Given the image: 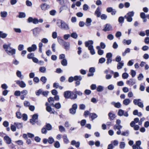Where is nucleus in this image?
<instances>
[{"label":"nucleus","mask_w":149,"mask_h":149,"mask_svg":"<svg viewBox=\"0 0 149 149\" xmlns=\"http://www.w3.org/2000/svg\"><path fill=\"white\" fill-rule=\"evenodd\" d=\"M11 44L8 45H4L3 48L5 49L6 51L8 54L12 55L16 53V50L14 49H12L10 47Z\"/></svg>","instance_id":"f257e3e1"},{"label":"nucleus","mask_w":149,"mask_h":149,"mask_svg":"<svg viewBox=\"0 0 149 149\" xmlns=\"http://www.w3.org/2000/svg\"><path fill=\"white\" fill-rule=\"evenodd\" d=\"M57 24L59 28L62 29L68 30L69 29L68 25L64 21L59 20L57 22Z\"/></svg>","instance_id":"f03ea898"},{"label":"nucleus","mask_w":149,"mask_h":149,"mask_svg":"<svg viewBox=\"0 0 149 149\" xmlns=\"http://www.w3.org/2000/svg\"><path fill=\"white\" fill-rule=\"evenodd\" d=\"M134 12L133 11L128 13L124 16V18L127 19V21L131 22L132 21V17L134 15Z\"/></svg>","instance_id":"7ed1b4c3"},{"label":"nucleus","mask_w":149,"mask_h":149,"mask_svg":"<svg viewBox=\"0 0 149 149\" xmlns=\"http://www.w3.org/2000/svg\"><path fill=\"white\" fill-rule=\"evenodd\" d=\"M82 79L81 76H75L74 77H70L68 78V81L69 82L71 83L74 80L77 81V80L81 81Z\"/></svg>","instance_id":"20e7f679"},{"label":"nucleus","mask_w":149,"mask_h":149,"mask_svg":"<svg viewBox=\"0 0 149 149\" xmlns=\"http://www.w3.org/2000/svg\"><path fill=\"white\" fill-rule=\"evenodd\" d=\"M77 108V105L74 104L72 105V107L69 109L70 112L72 114H74L76 112V109Z\"/></svg>","instance_id":"39448f33"},{"label":"nucleus","mask_w":149,"mask_h":149,"mask_svg":"<svg viewBox=\"0 0 149 149\" xmlns=\"http://www.w3.org/2000/svg\"><path fill=\"white\" fill-rule=\"evenodd\" d=\"M118 114L119 116H124L127 117L129 116L127 111L125 112L124 111L121 109L119 110Z\"/></svg>","instance_id":"423d86ee"},{"label":"nucleus","mask_w":149,"mask_h":149,"mask_svg":"<svg viewBox=\"0 0 149 149\" xmlns=\"http://www.w3.org/2000/svg\"><path fill=\"white\" fill-rule=\"evenodd\" d=\"M38 118V115L36 114L33 115L32 118L30 119V122L33 125H34L36 122Z\"/></svg>","instance_id":"0eeeda50"},{"label":"nucleus","mask_w":149,"mask_h":149,"mask_svg":"<svg viewBox=\"0 0 149 149\" xmlns=\"http://www.w3.org/2000/svg\"><path fill=\"white\" fill-rule=\"evenodd\" d=\"M40 29L38 27L32 30L33 31V33L34 37H37L39 33Z\"/></svg>","instance_id":"6e6552de"},{"label":"nucleus","mask_w":149,"mask_h":149,"mask_svg":"<svg viewBox=\"0 0 149 149\" xmlns=\"http://www.w3.org/2000/svg\"><path fill=\"white\" fill-rule=\"evenodd\" d=\"M109 118L110 120H113L116 118V116L113 111H110L108 114Z\"/></svg>","instance_id":"1a4fd4ad"},{"label":"nucleus","mask_w":149,"mask_h":149,"mask_svg":"<svg viewBox=\"0 0 149 149\" xmlns=\"http://www.w3.org/2000/svg\"><path fill=\"white\" fill-rule=\"evenodd\" d=\"M112 30V28L111 25L109 24H107L104 26V28L103 29V31H110Z\"/></svg>","instance_id":"9d476101"},{"label":"nucleus","mask_w":149,"mask_h":149,"mask_svg":"<svg viewBox=\"0 0 149 149\" xmlns=\"http://www.w3.org/2000/svg\"><path fill=\"white\" fill-rule=\"evenodd\" d=\"M141 143L140 141L139 140L136 141L135 145H133L132 146V148L133 149H142L139 146L141 144Z\"/></svg>","instance_id":"9b49d317"},{"label":"nucleus","mask_w":149,"mask_h":149,"mask_svg":"<svg viewBox=\"0 0 149 149\" xmlns=\"http://www.w3.org/2000/svg\"><path fill=\"white\" fill-rule=\"evenodd\" d=\"M126 83L129 86H132L136 83V81L134 79H130L126 81Z\"/></svg>","instance_id":"f8f14e48"},{"label":"nucleus","mask_w":149,"mask_h":149,"mask_svg":"<svg viewBox=\"0 0 149 149\" xmlns=\"http://www.w3.org/2000/svg\"><path fill=\"white\" fill-rule=\"evenodd\" d=\"M37 48V47L36 45L33 44L31 47H29L27 48V50L29 52L34 51Z\"/></svg>","instance_id":"ddd939ff"},{"label":"nucleus","mask_w":149,"mask_h":149,"mask_svg":"<svg viewBox=\"0 0 149 149\" xmlns=\"http://www.w3.org/2000/svg\"><path fill=\"white\" fill-rule=\"evenodd\" d=\"M40 7L42 10H45L49 8L50 6L49 5L45 3H44L41 5Z\"/></svg>","instance_id":"4468645a"},{"label":"nucleus","mask_w":149,"mask_h":149,"mask_svg":"<svg viewBox=\"0 0 149 149\" xmlns=\"http://www.w3.org/2000/svg\"><path fill=\"white\" fill-rule=\"evenodd\" d=\"M21 94L22 95L20 96V99L22 100H24V99L25 96L28 94V91L27 90H24L21 92Z\"/></svg>","instance_id":"2eb2a0df"},{"label":"nucleus","mask_w":149,"mask_h":149,"mask_svg":"<svg viewBox=\"0 0 149 149\" xmlns=\"http://www.w3.org/2000/svg\"><path fill=\"white\" fill-rule=\"evenodd\" d=\"M16 83L17 84L19 85V86L21 88H24L26 86V84L23 81H20L17 80L16 81Z\"/></svg>","instance_id":"dca6fc26"},{"label":"nucleus","mask_w":149,"mask_h":149,"mask_svg":"<svg viewBox=\"0 0 149 149\" xmlns=\"http://www.w3.org/2000/svg\"><path fill=\"white\" fill-rule=\"evenodd\" d=\"M71 91H69L64 92L63 95L65 99H69L70 98Z\"/></svg>","instance_id":"f3484780"},{"label":"nucleus","mask_w":149,"mask_h":149,"mask_svg":"<svg viewBox=\"0 0 149 149\" xmlns=\"http://www.w3.org/2000/svg\"><path fill=\"white\" fill-rule=\"evenodd\" d=\"M85 46L88 47L89 48V47L93 46V42L92 40H89L88 41H86L85 43Z\"/></svg>","instance_id":"a211bd4d"},{"label":"nucleus","mask_w":149,"mask_h":149,"mask_svg":"<svg viewBox=\"0 0 149 149\" xmlns=\"http://www.w3.org/2000/svg\"><path fill=\"white\" fill-rule=\"evenodd\" d=\"M64 47V49L66 50H68L70 48V44L69 42H64L63 45Z\"/></svg>","instance_id":"6ab92c4d"},{"label":"nucleus","mask_w":149,"mask_h":149,"mask_svg":"<svg viewBox=\"0 0 149 149\" xmlns=\"http://www.w3.org/2000/svg\"><path fill=\"white\" fill-rule=\"evenodd\" d=\"M111 104L113 105L115 107L117 108H120L121 106V105L119 102H112Z\"/></svg>","instance_id":"aec40b11"},{"label":"nucleus","mask_w":149,"mask_h":149,"mask_svg":"<svg viewBox=\"0 0 149 149\" xmlns=\"http://www.w3.org/2000/svg\"><path fill=\"white\" fill-rule=\"evenodd\" d=\"M77 97V95L76 93L75 92L71 91L70 96V99L72 100H74Z\"/></svg>","instance_id":"412c9836"},{"label":"nucleus","mask_w":149,"mask_h":149,"mask_svg":"<svg viewBox=\"0 0 149 149\" xmlns=\"http://www.w3.org/2000/svg\"><path fill=\"white\" fill-rule=\"evenodd\" d=\"M101 14V12L100 11V8L99 7H98L95 12V15L97 16V17H100Z\"/></svg>","instance_id":"4be33fe9"},{"label":"nucleus","mask_w":149,"mask_h":149,"mask_svg":"<svg viewBox=\"0 0 149 149\" xmlns=\"http://www.w3.org/2000/svg\"><path fill=\"white\" fill-rule=\"evenodd\" d=\"M124 65V63L123 62V61L118 63L117 64V69L118 70L121 69L123 66Z\"/></svg>","instance_id":"5701e85b"},{"label":"nucleus","mask_w":149,"mask_h":149,"mask_svg":"<svg viewBox=\"0 0 149 149\" xmlns=\"http://www.w3.org/2000/svg\"><path fill=\"white\" fill-rule=\"evenodd\" d=\"M53 87L56 88H58L62 90L63 88V87L59 86V84L58 83H54L53 84Z\"/></svg>","instance_id":"b1692460"},{"label":"nucleus","mask_w":149,"mask_h":149,"mask_svg":"<svg viewBox=\"0 0 149 149\" xmlns=\"http://www.w3.org/2000/svg\"><path fill=\"white\" fill-rule=\"evenodd\" d=\"M72 145H74L76 148H78L80 146V143L79 142H76L75 140H72L71 143Z\"/></svg>","instance_id":"393cba45"},{"label":"nucleus","mask_w":149,"mask_h":149,"mask_svg":"<svg viewBox=\"0 0 149 149\" xmlns=\"http://www.w3.org/2000/svg\"><path fill=\"white\" fill-rule=\"evenodd\" d=\"M97 117V115L95 113H91L90 114L89 118H91L92 120H93Z\"/></svg>","instance_id":"a878e982"},{"label":"nucleus","mask_w":149,"mask_h":149,"mask_svg":"<svg viewBox=\"0 0 149 149\" xmlns=\"http://www.w3.org/2000/svg\"><path fill=\"white\" fill-rule=\"evenodd\" d=\"M16 75L17 77L20 79H22L24 78V76L22 74L21 72L19 70H17L16 72Z\"/></svg>","instance_id":"bb28decb"},{"label":"nucleus","mask_w":149,"mask_h":149,"mask_svg":"<svg viewBox=\"0 0 149 149\" xmlns=\"http://www.w3.org/2000/svg\"><path fill=\"white\" fill-rule=\"evenodd\" d=\"M92 21L91 19L90 18H87L86 19V21L85 23V25L87 26H89L91 24V22Z\"/></svg>","instance_id":"cd10ccee"},{"label":"nucleus","mask_w":149,"mask_h":149,"mask_svg":"<svg viewBox=\"0 0 149 149\" xmlns=\"http://www.w3.org/2000/svg\"><path fill=\"white\" fill-rule=\"evenodd\" d=\"M51 106L55 107L57 109H59L61 107V104L59 102L56 103L55 105L53 103H52L51 104Z\"/></svg>","instance_id":"c85d7f7f"},{"label":"nucleus","mask_w":149,"mask_h":149,"mask_svg":"<svg viewBox=\"0 0 149 149\" xmlns=\"http://www.w3.org/2000/svg\"><path fill=\"white\" fill-rule=\"evenodd\" d=\"M8 15V13L5 11H1L0 13V15L2 17L5 18Z\"/></svg>","instance_id":"c756f323"},{"label":"nucleus","mask_w":149,"mask_h":149,"mask_svg":"<svg viewBox=\"0 0 149 149\" xmlns=\"http://www.w3.org/2000/svg\"><path fill=\"white\" fill-rule=\"evenodd\" d=\"M130 101L129 99H125L123 102V103L125 105H127L130 103Z\"/></svg>","instance_id":"7c9ffc66"},{"label":"nucleus","mask_w":149,"mask_h":149,"mask_svg":"<svg viewBox=\"0 0 149 149\" xmlns=\"http://www.w3.org/2000/svg\"><path fill=\"white\" fill-rule=\"evenodd\" d=\"M89 47V48H88V49L90 51V52L91 54L93 55L95 54V52L94 49H93V47L91 46Z\"/></svg>","instance_id":"2f4dec72"},{"label":"nucleus","mask_w":149,"mask_h":149,"mask_svg":"<svg viewBox=\"0 0 149 149\" xmlns=\"http://www.w3.org/2000/svg\"><path fill=\"white\" fill-rule=\"evenodd\" d=\"M14 124L15 125L18 129L21 128L22 127V123H14Z\"/></svg>","instance_id":"473e14b6"},{"label":"nucleus","mask_w":149,"mask_h":149,"mask_svg":"<svg viewBox=\"0 0 149 149\" xmlns=\"http://www.w3.org/2000/svg\"><path fill=\"white\" fill-rule=\"evenodd\" d=\"M122 127V126L120 125H115L113 127V129L116 130V129L118 130H120Z\"/></svg>","instance_id":"72a5a7b5"},{"label":"nucleus","mask_w":149,"mask_h":149,"mask_svg":"<svg viewBox=\"0 0 149 149\" xmlns=\"http://www.w3.org/2000/svg\"><path fill=\"white\" fill-rule=\"evenodd\" d=\"M104 90V87L100 85L98 86L97 88V91L98 92H102Z\"/></svg>","instance_id":"f704fd0d"},{"label":"nucleus","mask_w":149,"mask_h":149,"mask_svg":"<svg viewBox=\"0 0 149 149\" xmlns=\"http://www.w3.org/2000/svg\"><path fill=\"white\" fill-rule=\"evenodd\" d=\"M130 52V49L129 48H127L125 51L123 53L122 55L123 56H125L127 53H129Z\"/></svg>","instance_id":"c9c22d12"},{"label":"nucleus","mask_w":149,"mask_h":149,"mask_svg":"<svg viewBox=\"0 0 149 149\" xmlns=\"http://www.w3.org/2000/svg\"><path fill=\"white\" fill-rule=\"evenodd\" d=\"M45 126L46 128L48 130H51L52 129V126L49 123L46 124Z\"/></svg>","instance_id":"e433bc0d"},{"label":"nucleus","mask_w":149,"mask_h":149,"mask_svg":"<svg viewBox=\"0 0 149 149\" xmlns=\"http://www.w3.org/2000/svg\"><path fill=\"white\" fill-rule=\"evenodd\" d=\"M43 46V44L42 42H40L38 44L39 52L40 53H42V47Z\"/></svg>","instance_id":"4c0bfd02"},{"label":"nucleus","mask_w":149,"mask_h":149,"mask_svg":"<svg viewBox=\"0 0 149 149\" xmlns=\"http://www.w3.org/2000/svg\"><path fill=\"white\" fill-rule=\"evenodd\" d=\"M61 63L63 66H66L67 65V61L66 59H63L61 61Z\"/></svg>","instance_id":"58836bf2"},{"label":"nucleus","mask_w":149,"mask_h":149,"mask_svg":"<svg viewBox=\"0 0 149 149\" xmlns=\"http://www.w3.org/2000/svg\"><path fill=\"white\" fill-rule=\"evenodd\" d=\"M128 77L129 74L127 73H123L122 75V77L124 79H127Z\"/></svg>","instance_id":"ea45409f"},{"label":"nucleus","mask_w":149,"mask_h":149,"mask_svg":"<svg viewBox=\"0 0 149 149\" xmlns=\"http://www.w3.org/2000/svg\"><path fill=\"white\" fill-rule=\"evenodd\" d=\"M7 36V34L5 33H3L2 31H0V38H5Z\"/></svg>","instance_id":"a19ab883"},{"label":"nucleus","mask_w":149,"mask_h":149,"mask_svg":"<svg viewBox=\"0 0 149 149\" xmlns=\"http://www.w3.org/2000/svg\"><path fill=\"white\" fill-rule=\"evenodd\" d=\"M40 80L43 82V84H45L46 82L47 81V78L44 76H42L40 78Z\"/></svg>","instance_id":"79ce46f5"},{"label":"nucleus","mask_w":149,"mask_h":149,"mask_svg":"<svg viewBox=\"0 0 149 149\" xmlns=\"http://www.w3.org/2000/svg\"><path fill=\"white\" fill-rule=\"evenodd\" d=\"M131 40H126L125 39L123 41V43L124 44L126 43V44L127 45H129L131 43Z\"/></svg>","instance_id":"37998d69"},{"label":"nucleus","mask_w":149,"mask_h":149,"mask_svg":"<svg viewBox=\"0 0 149 149\" xmlns=\"http://www.w3.org/2000/svg\"><path fill=\"white\" fill-rule=\"evenodd\" d=\"M21 113L19 111H17L16 113V116L18 118H21L22 117Z\"/></svg>","instance_id":"c03bdc74"},{"label":"nucleus","mask_w":149,"mask_h":149,"mask_svg":"<svg viewBox=\"0 0 149 149\" xmlns=\"http://www.w3.org/2000/svg\"><path fill=\"white\" fill-rule=\"evenodd\" d=\"M141 99H135L133 100V103L134 104L136 105L140 102V101H141Z\"/></svg>","instance_id":"a18cd8bd"},{"label":"nucleus","mask_w":149,"mask_h":149,"mask_svg":"<svg viewBox=\"0 0 149 149\" xmlns=\"http://www.w3.org/2000/svg\"><path fill=\"white\" fill-rule=\"evenodd\" d=\"M46 70V68L45 67H41L39 69L40 71L42 73H45Z\"/></svg>","instance_id":"49530a36"},{"label":"nucleus","mask_w":149,"mask_h":149,"mask_svg":"<svg viewBox=\"0 0 149 149\" xmlns=\"http://www.w3.org/2000/svg\"><path fill=\"white\" fill-rule=\"evenodd\" d=\"M106 59L102 57L99 59L98 63H104Z\"/></svg>","instance_id":"de8ad7c7"},{"label":"nucleus","mask_w":149,"mask_h":149,"mask_svg":"<svg viewBox=\"0 0 149 149\" xmlns=\"http://www.w3.org/2000/svg\"><path fill=\"white\" fill-rule=\"evenodd\" d=\"M21 94V91H15L14 94L15 96H19Z\"/></svg>","instance_id":"09e8293b"},{"label":"nucleus","mask_w":149,"mask_h":149,"mask_svg":"<svg viewBox=\"0 0 149 149\" xmlns=\"http://www.w3.org/2000/svg\"><path fill=\"white\" fill-rule=\"evenodd\" d=\"M121 57L119 56H117L116 58L115 61L118 63L121 62Z\"/></svg>","instance_id":"8fccbe9b"},{"label":"nucleus","mask_w":149,"mask_h":149,"mask_svg":"<svg viewBox=\"0 0 149 149\" xmlns=\"http://www.w3.org/2000/svg\"><path fill=\"white\" fill-rule=\"evenodd\" d=\"M71 36L73 38L76 39L78 37V35L76 33H73L71 35Z\"/></svg>","instance_id":"3c124183"},{"label":"nucleus","mask_w":149,"mask_h":149,"mask_svg":"<svg viewBox=\"0 0 149 149\" xmlns=\"http://www.w3.org/2000/svg\"><path fill=\"white\" fill-rule=\"evenodd\" d=\"M26 15L25 13L21 12L19 13V17L20 18H24L25 17Z\"/></svg>","instance_id":"603ef678"},{"label":"nucleus","mask_w":149,"mask_h":149,"mask_svg":"<svg viewBox=\"0 0 149 149\" xmlns=\"http://www.w3.org/2000/svg\"><path fill=\"white\" fill-rule=\"evenodd\" d=\"M112 54L111 53L109 52L107 54L106 57L107 58H112Z\"/></svg>","instance_id":"864d4df0"},{"label":"nucleus","mask_w":149,"mask_h":149,"mask_svg":"<svg viewBox=\"0 0 149 149\" xmlns=\"http://www.w3.org/2000/svg\"><path fill=\"white\" fill-rule=\"evenodd\" d=\"M34 56V54L33 53L29 54L27 55V58L29 59H31L33 58Z\"/></svg>","instance_id":"5fc2aeb1"},{"label":"nucleus","mask_w":149,"mask_h":149,"mask_svg":"<svg viewBox=\"0 0 149 149\" xmlns=\"http://www.w3.org/2000/svg\"><path fill=\"white\" fill-rule=\"evenodd\" d=\"M24 47V46L23 45L20 44L18 46V49L19 51H21L23 49Z\"/></svg>","instance_id":"6e6d98bb"},{"label":"nucleus","mask_w":149,"mask_h":149,"mask_svg":"<svg viewBox=\"0 0 149 149\" xmlns=\"http://www.w3.org/2000/svg\"><path fill=\"white\" fill-rule=\"evenodd\" d=\"M22 117L23 120L24 121H26L27 120V116L26 114H23L22 116Z\"/></svg>","instance_id":"4d7b16f0"},{"label":"nucleus","mask_w":149,"mask_h":149,"mask_svg":"<svg viewBox=\"0 0 149 149\" xmlns=\"http://www.w3.org/2000/svg\"><path fill=\"white\" fill-rule=\"evenodd\" d=\"M125 143L124 142H121L120 143V147L121 149L124 148L125 146Z\"/></svg>","instance_id":"13d9d810"},{"label":"nucleus","mask_w":149,"mask_h":149,"mask_svg":"<svg viewBox=\"0 0 149 149\" xmlns=\"http://www.w3.org/2000/svg\"><path fill=\"white\" fill-rule=\"evenodd\" d=\"M24 104L25 106L26 107H29L30 105V102L27 101H25L24 102Z\"/></svg>","instance_id":"bf43d9fd"},{"label":"nucleus","mask_w":149,"mask_h":149,"mask_svg":"<svg viewBox=\"0 0 149 149\" xmlns=\"http://www.w3.org/2000/svg\"><path fill=\"white\" fill-rule=\"evenodd\" d=\"M107 38L108 39L111 40L113 39L114 36L113 35L111 34H110L108 35L107 36Z\"/></svg>","instance_id":"052dcab7"},{"label":"nucleus","mask_w":149,"mask_h":149,"mask_svg":"<svg viewBox=\"0 0 149 149\" xmlns=\"http://www.w3.org/2000/svg\"><path fill=\"white\" fill-rule=\"evenodd\" d=\"M59 128L60 131L61 132H64L65 131V128L62 126L60 125L59 126Z\"/></svg>","instance_id":"680f3d73"},{"label":"nucleus","mask_w":149,"mask_h":149,"mask_svg":"<svg viewBox=\"0 0 149 149\" xmlns=\"http://www.w3.org/2000/svg\"><path fill=\"white\" fill-rule=\"evenodd\" d=\"M48 102L51 103V104L52 103H53L54 102V98L52 97H50L48 99Z\"/></svg>","instance_id":"e2e57ef3"},{"label":"nucleus","mask_w":149,"mask_h":149,"mask_svg":"<svg viewBox=\"0 0 149 149\" xmlns=\"http://www.w3.org/2000/svg\"><path fill=\"white\" fill-rule=\"evenodd\" d=\"M108 89L110 90H112L114 88V86L113 84H110L107 87Z\"/></svg>","instance_id":"0e129e2a"},{"label":"nucleus","mask_w":149,"mask_h":149,"mask_svg":"<svg viewBox=\"0 0 149 149\" xmlns=\"http://www.w3.org/2000/svg\"><path fill=\"white\" fill-rule=\"evenodd\" d=\"M86 123V120H82L81 121L80 124L81 126H84L85 125Z\"/></svg>","instance_id":"69168bd1"},{"label":"nucleus","mask_w":149,"mask_h":149,"mask_svg":"<svg viewBox=\"0 0 149 149\" xmlns=\"http://www.w3.org/2000/svg\"><path fill=\"white\" fill-rule=\"evenodd\" d=\"M107 18V15L104 14H102L101 16V18L102 20H105Z\"/></svg>","instance_id":"338daca9"},{"label":"nucleus","mask_w":149,"mask_h":149,"mask_svg":"<svg viewBox=\"0 0 149 149\" xmlns=\"http://www.w3.org/2000/svg\"><path fill=\"white\" fill-rule=\"evenodd\" d=\"M144 42L146 44H149V37H146L144 40Z\"/></svg>","instance_id":"774afa93"}]
</instances>
